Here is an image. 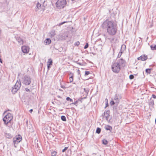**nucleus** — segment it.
<instances>
[{
  "label": "nucleus",
  "instance_id": "5fc2aeb1",
  "mask_svg": "<svg viewBox=\"0 0 156 156\" xmlns=\"http://www.w3.org/2000/svg\"><path fill=\"white\" fill-rule=\"evenodd\" d=\"M61 87L62 88H64L65 87L63 86H61Z\"/></svg>",
  "mask_w": 156,
  "mask_h": 156
},
{
  "label": "nucleus",
  "instance_id": "423d86ee",
  "mask_svg": "<svg viewBox=\"0 0 156 156\" xmlns=\"http://www.w3.org/2000/svg\"><path fill=\"white\" fill-rule=\"evenodd\" d=\"M109 30H107V32L109 34L111 35H115L116 34L117 30L116 27L113 24L112 27H110Z\"/></svg>",
  "mask_w": 156,
  "mask_h": 156
},
{
  "label": "nucleus",
  "instance_id": "49530a36",
  "mask_svg": "<svg viewBox=\"0 0 156 156\" xmlns=\"http://www.w3.org/2000/svg\"><path fill=\"white\" fill-rule=\"evenodd\" d=\"M55 34V31H54V32H52V34H51V36H54Z\"/></svg>",
  "mask_w": 156,
  "mask_h": 156
},
{
  "label": "nucleus",
  "instance_id": "20e7f679",
  "mask_svg": "<svg viewBox=\"0 0 156 156\" xmlns=\"http://www.w3.org/2000/svg\"><path fill=\"white\" fill-rule=\"evenodd\" d=\"M113 24V23L107 20L105 21L102 23L101 25L103 29H107V30H109V28L110 27H112V26Z\"/></svg>",
  "mask_w": 156,
  "mask_h": 156
},
{
  "label": "nucleus",
  "instance_id": "ea45409f",
  "mask_svg": "<svg viewBox=\"0 0 156 156\" xmlns=\"http://www.w3.org/2000/svg\"><path fill=\"white\" fill-rule=\"evenodd\" d=\"M78 100H76V101L73 103H72L71 104H74V105H76V104H77L78 102Z\"/></svg>",
  "mask_w": 156,
  "mask_h": 156
},
{
  "label": "nucleus",
  "instance_id": "864d4df0",
  "mask_svg": "<svg viewBox=\"0 0 156 156\" xmlns=\"http://www.w3.org/2000/svg\"><path fill=\"white\" fill-rule=\"evenodd\" d=\"M123 76H122L121 78V81L122 82L123 80Z\"/></svg>",
  "mask_w": 156,
  "mask_h": 156
},
{
  "label": "nucleus",
  "instance_id": "a19ab883",
  "mask_svg": "<svg viewBox=\"0 0 156 156\" xmlns=\"http://www.w3.org/2000/svg\"><path fill=\"white\" fill-rule=\"evenodd\" d=\"M122 98L121 95H119L118 96V99H121Z\"/></svg>",
  "mask_w": 156,
  "mask_h": 156
},
{
  "label": "nucleus",
  "instance_id": "cd10ccee",
  "mask_svg": "<svg viewBox=\"0 0 156 156\" xmlns=\"http://www.w3.org/2000/svg\"><path fill=\"white\" fill-rule=\"evenodd\" d=\"M57 152L55 151H53L51 152V155L52 156H55L57 154Z\"/></svg>",
  "mask_w": 156,
  "mask_h": 156
},
{
  "label": "nucleus",
  "instance_id": "39448f33",
  "mask_svg": "<svg viewBox=\"0 0 156 156\" xmlns=\"http://www.w3.org/2000/svg\"><path fill=\"white\" fill-rule=\"evenodd\" d=\"M21 85L20 81H17L15 84L12 87L11 91L12 94H15L19 90Z\"/></svg>",
  "mask_w": 156,
  "mask_h": 156
},
{
  "label": "nucleus",
  "instance_id": "412c9836",
  "mask_svg": "<svg viewBox=\"0 0 156 156\" xmlns=\"http://www.w3.org/2000/svg\"><path fill=\"white\" fill-rule=\"evenodd\" d=\"M151 49L152 50H156V45L152 44L150 46Z\"/></svg>",
  "mask_w": 156,
  "mask_h": 156
},
{
  "label": "nucleus",
  "instance_id": "bf43d9fd",
  "mask_svg": "<svg viewBox=\"0 0 156 156\" xmlns=\"http://www.w3.org/2000/svg\"><path fill=\"white\" fill-rule=\"evenodd\" d=\"M14 144V147H16V146L15 144Z\"/></svg>",
  "mask_w": 156,
  "mask_h": 156
},
{
  "label": "nucleus",
  "instance_id": "13d9d810",
  "mask_svg": "<svg viewBox=\"0 0 156 156\" xmlns=\"http://www.w3.org/2000/svg\"><path fill=\"white\" fill-rule=\"evenodd\" d=\"M92 54L94 55H96V54H95V53H93V52H92Z\"/></svg>",
  "mask_w": 156,
  "mask_h": 156
},
{
  "label": "nucleus",
  "instance_id": "052dcab7",
  "mask_svg": "<svg viewBox=\"0 0 156 156\" xmlns=\"http://www.w3.org/2000/svg\"><path fill=\"white\" fill-rule=\"evenodd\" d=\"M155 123L156 124V118L155 120Z\"/></svg>",
  "mask_w": 156,
  "mask_h": 156
},
{
  "label": "nucleus",
  "instance_id": "f704fd0d",
  "mask_svg": "<svg viewBox=\"0 0 156 156\" xmlns=\"http://www.w3.org/2000/svg\"><path fill=\"white\" fill-rule=\"evenodd\" d=\"M68 147H66L64 148L62 150V152H65L68 148Z\"/></svg>",
  "mask_w": 156,
  "mask_h": 156
},
{
  "label": "nucleus",
  "instance_id": "ddd939ff",
  "mask_svg": "<svg viewBox=\"0 0 156 156\" xmlns=\"http://www.w3.org/2000/svg\"><path fill=\"white\" fill-rule=\"evenodd\" d=\"M138 60H141L142 61H145L147 59V55H144L141 56L138 58Z\"/></svg>",
  "mask_w": 156,
  "mask_h": 156
},
{
  "label": "nucleus",
  "instance_id": "b1692460",
  "mask_svg": "<svg viewBox=\"0 0 156 156\" xmlns=\"http://www.w3.org/2000/svg\"><path fill=\"white\" fill-rule=\"evenodd\" d=\"M61 119L63 121L65 122L66 121V118L64 115H62L61 116Z\"/></svg>",
  "mask_w": 156,
  "mask_h": 156
},
{
  "label": "nucleus",
  "instance_id": "0e129e2a",
  "mask_svg": "<svg viewBox=\"0 0 156 156\" xmlns=\"http://www.w3.org/2000/svg\"><path fill=\"white\" fill-rule=\"evenodd\" d=\"M78 156H79V155H78Z\"/></svg>",
  "mask_w": 156,
  "mask_h": 156
},
{
  "label": "nucleus",
  "instance_id": "2eb2a0df",
  "mask_svg": "<svg viewBox=\"0 0 156 156\" xmlns=\"http://www.w3.org/2000/svg\"><path fill=\"white\" fill-rule=\"evenodd\" d=\"M16 40L20 43V44H23V40L20 37H16Z\"/></svg>",
  "mask_w": 156,
  "mask_h": 156
},
{
  "label": "nucleus",
  "instance_id": "9b49d317",
  "mask_svg": "<svg viewBox=\"0 0 156 156\" xmlns=\"http://www.w3.org/2000/svg\"><path fill=\"white\" fill-rule=\"evenodd\" d=\"M126 48V46L124 44H122L121 45L120 51L118 55V58H119L121 56L122 52Z\"/></svg>",
  "mask_w": 156,
  "mask_h": 156
},
{
  "label": "nucleus",
  "instance_id": "de8ad7c7",
  "mask_svg": "<svg viewBox=\"0 0 156 156\" xmlns=\"http://www.w3.org/2000/svg\"><path fill=\"white\" fill-rule=\"evenodd\" d=\"M83 98H80V99H79L77 100H78V101H81V102H82V99Z\"/></svg>",
  "mask_w": 156,
  "mask_h": 156
},
{
  "label": "nucleus",
  "instance_id": "6ab92c4d",
  "mask_svg": "<svg viewBox=\"0 0 156 156\" xmlns=\"http://www.w3.org/2000/svg\"><path fill=\"white\" fill-rule=\"evenodd\" d=\"M105 129L107 130H110L112 129V127L110 126L107 125L105 126Z\"/></svg>",
  "mask_w": 156,
  "mask_h": 156
},
{
  "label": "nucleus",
  "instance_id": "aec40b11",
  "mask_svg": "<svg viewBox=\"0 0 156 156\" xmlns=\"http://www.w3.org/2000/svg\"><path fill=\"white\" fill-rule=\"evenodd\" d=\"M149 105L153 106L154 105V100L151 99H151L149 103Z\"/></svg>",
  "mask_w": 156,
  "mask_h": 156
},
{
  "label": "nucleus",
  "instance_id": "1a4fd4ad",
  "mask_svg": "<svg viewBox=\"0 0 156 156\" xmlns=\"http://www.w3.org/2000/svg\"><path fill=\"white\" fill-rule=\"evenodd\" d=\"M110 111L108 110L105 111L103 115H102L103 117H105L107 121L109 122L110 120H108V118L109 116Z\"/></svg>",
  "mask_w": 156,
  "mask_h": 156
},
{
  "label": "nucleus",
  "instance_id": "f3484780",
  "mask_svg": "<svg viewBox=\"0 0 156 156\" xmlns=\"http://www.w3.org/2000/svg\"><path fill=\"white\" fill-rule=\"evenodd\" d=\"M5 136L7 138L9 139L12 137V135L9 133H5Z\"/></svg>",
  "mask_w": 156,
  "mask_h": 156
},
{
  "label": "nucleus",
  "instance_id": "3c124183",
  "mask_svg": "<svg viewBox=\"0 0 156 156\" xmlns=\"http://www.w3.org/2000/svg\"><path fill=\"white\" fill-rule=\"evenodd\" d=\"M70 75H71V76H73V73H71V72H70Z\"/></svg>",
  "mask_w": 156,
  "mask_h": 156
},
{
  "label": "nucleus",
  "instance_id": "4d7b16f0",
  "mask_svg": "<svg viewBox=\"0 0 156 156\" xmlns=\"http://www.w3.org/2000/svg\"><path fill=\"white\" fill-rule=\"evenodd\" d=\"M58 98H61V97L60 96H59V95H58Z\"/></svg>",
  "mask_w": 156,
  "mask_h": 156
},
{
  "label": "nucleus",
  "instance_id": "dca6fc26",
  "mask_svg": "<svg viewBox=\"0 0 156 156\" xmlns=\"http://www.w3.org/2000/svg\"><path fill=\"white\" fill-rule=\"evenodd\" d=\"M44 43L46 44H49L51 43V41L50 38H47L44 41Z\"/></svg>",
  "mask_w": 156,
  "mask_h": 156
},
{
  "label": "nucleus",
  "instance_id": "09e8293b",
  "mask_svg": "<svg viewBox=\"0 0 156 156\" xmlns=\"http://www.w3.org/2000/svg\"><path fill=\"white\" fill-rule=\"evenodd\" d=\"M114 48H113V50L114 51L116 49V46L115 47V44H113Z\"/></svg>",
  "mask_w": 156,
  "mask_h": 156
},
{
  "label": "nucleus",
  "instance_id": "72a5a7b5",
  "mask_svg": "<svg viewBox=\"0 0 156 156\" xmlns=\"http://www.w3.org/2000/svg\"><path fill=\"white\" fill-rule=\"evenodd\" d=\"M90 72L89 71H86L85 72V76H87L88 75H89V74H90Z\"/></svg>",
  "mask_w": 156,
  "mask_h": 156
},
{
  "label": "nucleus",
  "instance_id": "a878e982",
  "mask_svg": "<svg viewBox=\"0 0 156 156\" xmlns=\"http://www.w3.org/2000/svg\"><path fill=\"white\" fill-rule=\"evenodd\" d=\"M102 144L105 145H106L108 144V141L105 139H103L102 140Z\"/></svg>",
  "mask_w": 156,
  "mask_h": 156
},
{
  "label": "nucleus",
  "instance_id": "8fccbe9b",
  "mask_svg": "<svg viewBox=\"0 0 156 156\" xmlns=\"http://www.w3.org/2000/svg\"><path fill=\"white\" fill-rule=\"evenodd\" d=\"M77 63L79 65H80V66H82L83 65V63H81V62H77Z\"/></svg>",
  "mask_w": 156,
  "mask_h": 156
},
{
  "label": "nucleus",
  "instance_id": "c03bdc74",
  "mask_svg": "<svg viewBox=\"0 0 156 156\" xmlns=\"http://www.w3.org/2000/svg\"><path fill=\"white\" fill-rule=\"evenodd\" d=\"M113 109L114 110V111L116 112L117 111V110L116 109V107L115 106L113 107Z\"/></svg>",
  "mask_w": 156,
  "mask_h": 156
},
{
  "label": "nucleus",
  "instance_id": "f257e3e1",
  "mask_svg": "<svg viewBox=\"0 0 156 156\" xmlns=\"http://www.w3.org/2000/svg\"><path fill=\"white\" fill-rule=\"evenodd\" d=\"M13 119V116L12 114L10 113H7V114L3 119V121L4 124L7 125L9 123H11V120Z\"/></svg>",
  "mask_w": 156,
  "mask_h": 156
},
{
  "label": "nucleus",
  "instance_id": "c756f323",
  "mask_svg": "<svg viewBox=\"0 0 156 156\" xmlns=\"http://www.w3.org/2000/svg\"><path fill=\"white\" fill-rule=\"evenodd\" d=\"M84 90L85 92L87 94H88L89 91V89L87 88H84Z\"/></svg>",
  "mask_w": 156,
  "mask_h": 156
},
{
  "label": "nucleus",
  "instance_id": "7c9ffc66",
  "mask_svg": "<svg viewBox=\"0 0 156 156\" xmlns=\"http://www.w3.org/2000/svg\"><path fill=\"white\" fill-rule=\"evenodd\" d=\"M66 100L67 101H69L70 102H73V100L72 99H71L69 97H67L66 98Z\"/></svg>",
  "mask_w": 156,
  "mask_h": 156
},
{
  "label": "nucleus",
  "instance_id": "473e14b6",
  "mask_svg": "<svg viewBox=\"0 0 156 156\" xmlns=\"http://www.w3.org/2000/svg\"><path fill=\"white\" fill-rule=\"evenodd\" d=\"M80 42L79 41H77V42H76L74 43V45L75 46H78L80 44Z\"/></svg>",
  "mask_w": 156,
  "mask_h": 156
},
{
  "label": "nucleus",
  "instance_id": "58836bf2",
  "mask_svg": "<svg viewBox=\"0 0 156 156\" xmlns=\"http://www.w3.org/2000/svg\"><path fill=\"white\" fill-rule=\"evenodd\" d=\"M25 90L27 92H30L31 91L30 89L27 88H25Z\"/></svg>",
  "mask_w": 156,
  "mask_h": 156
},
{
  "label": "nucleus",
  "instance_id": "603ef678",
  "mask_svg": "<svg viewBox=\"0 0 156 156\" xmlns=\"http://www.w3.org/2000/svg\"><path fill=\"white\" fill-rule=\"evenodd\" d=\"M33 111V110L32 109H31L29 110V111L30 113H31Z\"/></svg>",
  "mask_w": 156,
  "mask_h": 156
},
{
  "label": "nucleus",
  "instance_id": "f03ea898",
  "mask_svg": "<svg viewBox=\"0 0 156 156\" xmlns=\"http://www.w3.org/2000/svg\"><path fill=\"white\" fill-rule=\"evenodd\" d=\"M67 4L66 0H58L55 3L56 6L58 9H63Z\"/></svg>",
  "mask_w": 156,
  "mask_h": 156
},
{
  "label": "nucleus",
  "instance_id": "a211bd4d",
  "mask_svg": "<svg viewBox=\"0 0 156 156\" xmlns=\"http://www.w3.org/2000/svg\"><path fill=\"white\" fill-rule=\"evenodd\" d=\"M53 64V61L51 58H50L48 59L47 65L52 66Z\"/></svg>",
  "mask_w": 156,
  "mask_h": 156
},
{
  "label": "nucleus",
  "instance_id": "0eeeda50",
  "mask_svg": "<svg viewBox=\"0 0 156 156\" xmlns=\"http://www.w3.org/2000/svg\"><path fill=\"white\" fill-rule=\"evenodd\" d=\"M22 137L21 135H18L17 136H16L13 138V142L14 144H18L22 140Z\"/></svg>",
  "mask_w": 156,
  "mask_h": 156
},
{
  "label": "nucleus",
  "instance_id": "a18cd8bd",
  "mask_svg": "<svg viewBox=\"0 0 156 156\" xmlns=\"http://www.w3.org/2000/svg\"><path fill=\"white\" fill-rule=\"evenodd\" d=\"M47 65L48 69V70H49L50 69V68L51 67V65Z\"/></svg>",
  "mask_w": 156,
  "mask_h": 156
},
{
  "label": "nucleus",
  "instance_id": "4468645a",
  "mask_svg": "<svg viewBox=\"0 0 156 156\" xmlns=\"http://www.w3.org/2000/svg\"><path fill=\"white\" fill-rule=\"evenodd\" d=\"M41 5L39 2H37L35 8V11L37 12L38 10H40L41 8Z\"/></svg>",
  "mask_w": 156,
  "mask_h": 156
},
{
  "label": "nucleus",
  "instance_id": "bb28decb",
  "mask_svg": "<svg viewBox=\"0 0 156 156\" xmlns=\"http://www.w3.org/2000/svg\"><path fill=\"white\" fill-rule=\"evenodd\" d=\"M153 25L152 21H151V22H149V25H148V26H149V27L151 28L152 27H153Z\"/></svg>",
  "mask_w": 156,
  "mask_h": 156
},
{
  "label": "nucleus",
  "instance_id": "393cba45",
  "mask_svg": "<svg viewBox=\"0 0 156 156\" xmlns=\"http://www.w3.org/2000/svg\"><path fill=\"white\" fill-rule=\"evenodd\" d=\"M151 69H147L145 70V71L146 73L149 74H150L151 73Z\"/></svg>",
  "mask_w": 156,
  "mask_h": 156
},
{
  "label": "nucleus",
  "instance_id": "9d476101",
  "mask_svg": "<svg viewBox=\"0 0 156 156\" xmlns=\"http://www.w3.org/2000/svg\"><path fill=\"white\" fill-rule=\"evenodd\" d=\"M112 71L116 73H117V62H113L112 66Z\"/></svg>",
  "mask_w": 156,
  "mask_h": 156
},
{
  "label": "nucleus",
  "instance_id": "4c0bfd02",
  "mask_svg": "<svg viewBox=\"0 0 156 156\" xmlns=\"http://www.w3.org/2000/svg\"><path fill=\"white\" fill-rule=\"evenodd\" d=\"M67 21H64L63 22H62L61 23H59L58 25L59 26H60L61 25H62L64 24V23H67Z\"/></svg>",
  "mask_w": 156,
  "mask_h": 156
},
{
  "label": "nucleus",
  "instance_id": "7ed1b4c3",
  "mask_svg": "<svg viewBox=\"0 0 156 156\" xmlns=\"http://www.w3.org/2000/svg\"><path fill=\"white\" fill-rule=\"evenodd\" d=\"M31 82V79L29 76L25 75L22 78V83L25 86L30 85Z\"/></svg>",
  "mask_w": 156,
  "mask_h": 156
},
{
  "label": "nucleus",
  "instance_id": "79ce46f5",
  "mask_svg": "<svg viewBox=\"0 0 156 156\" xmlns=\"http://www.w3.org/2000/svg\"><path fill=\"white\" fill-rule=\"evenodd\" d=\"M151 98H153L154 99H156V95L154 94H152Z\"/></svg>",
  "mask_w": 156,
  "mask_h": 156
},
{
  "label": "nucleus",
  "instance_id": "37998d69",
  "mask_svg": "<svg viewBox=\"0 0 156 156\" xmlns=\"http://www.w3.org/2000/svg\"><path fill=\"white\" fill-rule=\"evenodd\" d=\"M108 106V102H106L105 108H106V107H107Z\"/></svg>",
  "mask_w": 156,
  "mask_h": 156
},
{
  "label": "nucleus",
  "instance_id": "f8f14e48",
  "mask_svg": "<svg viewBox=\"0 0 156 156\" xmlns=\"http://www.w3.org/2000/svg\"><path fill=\"white\" fill-rule=\"evenodd\" d=\"M21 49L23 53H27L29 51V48L26 46H23L21 47Z\"/></svg>",
  "mask_w": 156,
  "mask_h": 156
},
{
  "label": "nucleus",
  "instance_id": "680f3d73",
  "mask_svg": "<svg viewBox=\"0 0 156 156\" xmlns=\"http://www.w3.org/2000/svg\"><path fill=\"white\" fill-rule=\"evenodd\" d=\"M73 83L75 84H76V83Z\"/></svg>",
  "mask_w": 156,
  "mask_h": 156
},
{
  "label": "nucleus",
  "instance_id": "5701e85b",
  "mask_svg": "<svg viewBox=\"0 0 156 156\" xmlns=\"http://www.w3.org/2000/svg\"><path fill=\"white\" fill-rule=\"evenodd\" d=\"M101 132V129L99 127H97L96 131V133L98 134H99Z\"/></svg>",
  "mask_w": 156,
  "mask_h": 156
},
{
  "label": "nucleus",
  "instance_id": "6e6d98bb",
  "mask_svg": "<svg viewBox=\"0 0 156 156\" xmlns=\"http://www.w3.org/2000/svg\"><path fill=\"white\" fill-rule=\"evenodd\" d=\"M105 101H106V102H108V100L106 98L105 99Z\"/></svg>",
  "mask_w": 156,
  "mask_h": 156
},
{
  "label": "nucleus",
  "instance_id": "4be33fe9",
  "mask_svg": "<svg viewBox=\"0 0 156 156\" xmlns=\"http://www.w3.org/2000/svg\"><path fill=\"white\" fill-rule=\"evenodd\" d=\"M62 37L63 39L65 40L66 39L67 37H68V34L67 33H64L62 35Z\"/></svg>",
  "mask_w": 156,
  "mask_h": 156
},
{
  "label": "nucleus",
  "instance_id": "c85d7f7f",
  "mask_svg": "<svg viewBox=\"0 0 156 156\" xmlns=\"http://www.w3.org/2000/svg\"><path fill=\"white\" fill-rule=\"evenodd\" d=\"M73 76H71L69 78V81L70 83H71L73 82Z\"/></svg>",
  "mask_w": 156,
  "mask_h": 156
},
{
  "label": "nucleus",
  "instance_id": "e433bc0d",
  "mask_svg": "<svg viewBox=\"0 0 156 156\" xmlns=\"http://www.w3.org/2000/svg\"><path fill=\"white\" fill-rule=\"evenodd\" d=\"M88 46H89V44H88V43H87L84 47V48L85 49H87V48H88Z\"/></svg>",
  "mask_w": 156,
  "mask_h": 156
},
{
  "label": "nucleus",
  "instance_id": "2f4dec72",
  "mask_svg": "<svg viewBox=\"0 0 156 156\" xmlns=\"http://www.w3.org/2000/svg\"><path fill=\"white\" fill-rule=\"evenodd\" d=\"M115 102L113 100H112L110 102V105H111L112 106L115 104Z\"/></svg>",
  "mask_w": 156,
  "mask_h": 156
},
{
  "label": "nucleus",
  "instance_id": "6e6552de",
  "mask_svg": "<svg viewBox=\"0 0 156 156\" xmlns=\"http://www.w3.org/2000/svg\"><path fill=\"white\" fill-rule=\"evenodd\" d=\"M125 61L122 58H120L118 62V68L120 69L122 67H123L125 66Z\"/></svg>",
  "mask_w": 156,
  "mask_h": 156
},
{
  "label": "nucleus",
  "instance_id": "c9c22d12",
  "mask_svg": "<svg viewBox=\"0 0 156 156\" xmlns=\"http://www.w3.org/2000/svg\"><path fill=\"white\" fill-rule=\"evenodd\" d=\"M134 76L133 75H130L129 76V78L130 79H133L134 78Z\"/></svg>",
  "mask_w": 156,
  "mask_h": 156
},
{
  "label": "nucleus",
  "instance_id": "e2e57ef3",
  "mask_svg": "<svg viewBox=\"0 0 156 156\" xmlns=\"http://www.w3.org/2000/svg\"><path fill=\"white\" fill-rule=\"evenodd\" d=\"M6 111H7L5 112H5Z\"/></svg>",
  "mask_w": 156,
  "mask_h": 156
}]
</instances>
